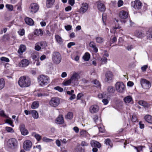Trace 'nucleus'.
I'll list each match as a JSON object with an SVG mask.
<instances>
[{
    "mask_svg": "<svg viewBox=\"0 0 152 152\" xmlns=\"http://www.w3.org/2000/svg\"><path fill=\"white\" fill-rule=\"evenodd\" d=\"M106 15L105 14L103 13L102 15V20L103 22L104 23L106 20Z\"/></svg>",
    "mask_w": 152,
    "mask_h": 152,
    "instance_id": "680f3d73",
    "label": "nucleus"
},
{
    "mask_svg": "<svg viewBox=\"0 0 152 152\" xmlns=\"http://www.w3.org/2000/svg\"><path fill=\"white\" fill-rule=\"evenodd\" d=\"M105 80L106 81H108L112 79L113 75L112 73L110 71H107L106 72L105 75Z\"/></svg>",
    "mask_w": 152,
    "mask_h": 152,
    "instance_id": "412c9836",
    "label": "nucleus"
},
{
    "mask_svg": "<svg viewBox=\"0 0 152 152\" xmlns=\"http://www.w3.org/2000/svg\"><path fill=\"white\" fill-rule=\"evenodd\" d=\"M34 33L35 35H37V36H42L43 34L42 30L40 29L35 30Z\"/></svg>",
    "mask_w": 152,
    "mask_h": 152,
    "instance_id": "2f4dec72",
    "label": "nucleus"
},
{
    "mask_svg": "<svg viewBox=\"0 0 152 152\" xmlns=\"http://www.w3.org/2000/svg\"><path fill=\"white\" fill-rule=\"evenodd\" d=\"M131 6L135 9L139 10L142 7V4L139 0H137L132 2Z\"/></svg>",
    "mask_w": 152,
    "mask_h": 152,
    "instance_id": "9b49d317",
    "label": "nucleus"
},
{
    "mask_svg": "<svg viewBox=\"0 0 152 152\" xmlns=\"http://www.w3.org/2000/svg\"><path fill=\"white\" fill-rule=\"evenodd\" d=\"M55 38L56 42L59 44H61L63 42V41L62 38L58 35H55Z\"/></svg>",
    "mask_w": 152,
    "mask_h": 152,
    "instance_id": "7c9ffc66",
    "label": "nucleus"
},
{
    "mask_svg": "<svg viewBox=\"0 0 152 152\" xmlns=\"http://www.w3.org/2000/svg\"><path fill=\"white\" fill-rule=\"evenodd\" d=\"M29 64V61L26 59L22 60L19 63V66L21 67H25L27 66Z\"/></svg>",
    "mask_w": 152,
    "mask_h": 152,
    "instance_id": "aec40b11",
    "label": "nucleus"
},
{
    "mask_svg": "<svg viewBox=\"0 0 152 152\" xmlns=\"http://www.w3.org/2000/svg\"><path fill=\"white\" fill-rule=\"evenodd\" d=\"M148 68V65H145L141 67V69L142 71H145Z\"/></svg>",
    "mask_w": 152,
    "mask_h": 152,
    "instance_id": "0e129e2a",
    "label": "nucleus"
},
{
    "mask_svg": "<svg viewBox=\"0 0 152 152\" xmlns=\"http://www.w3.org/2000/svg\"><path fill=\"white\" fill-rule=\"evenodd\" d=\"M26 50V47L23 45H20V48L18 50V52L20 54H21L24 52Z\"/></svg>",
    "mask_w": 152,
    "mask_h": 152,
    "instance_id": "c85d7f7f",
    "label": "nucleus"
},
{
    "mask_svg": "<svg viewBox=\"0 0 152 152\" xmlns=\"http://www.w3.org/2000/svg\"><path fill=\"white\" fill-rule=\"evenodd\" d=\"M38 97H42V96H48V94L45 93H38L37 95Z\"/></svg>",
    "mask_w": 152,
    "mask_h": 152,
    "instance_id": "09e8293b",
    "label": "nucleus"
},
{
    "mask_svg": "<svg viewBox=\"0 0 152 152\" xmlns=\"http://www.w3.org/2000/svg\"><path fill=\"white\" fill-rule=\"evenodd\" d=\"M91 144L92 147H97L99 148L101 146L99 142L95 140L91 141Z\"/></svg>",
    "mask_w": 152,
    "mask_h": 152,
    "instance_id": "a878e982",
    "label": "nucleus"
},
{
    "mask_svg": "<svg viewBox=\"0 0 152 152\" xmlns=\"http://www.w3.org/2000/svg\"><path fill=\"white\" fill-rule=\"evenodd\" d=\"M75 44L74 42H70L67 45V47L68 48H70L72 46L75 45Z\"/></svg>",
    "mask_w": 152,
    "mask_h": 152,
    "instance_id": "e2e57ef3",
    "label": "nucleus"
},
{
    "mask_svg": "<svg viewBox=\"0 0 152 152\" xmlns=\"http://www.w3.org/2000/svg\"><path fill=\"white\" fill-rule=\"evenodd\" d=\"M88 134L87 132L84 130H82L80 132V136L83 137H85Z\"/></svg>",
    "mask_w": 152,
    "mask_h": 152,
    "instance_id": "37998d69",
    "label": "nucleus"
},
{
    "mask_svg": "<svg viewBox=\"0 0 152 152\" xmlns=\"http://www.w3.org/2000/svg\"><path fill=\"white\" fill-rule=\"evenodd\" d=\"M114 34L111 36L110 38L111 44L116 42L117 37H118L117 33H114Z\"/></svg>",
    "mask_w": 152,
    "mask_h": 152,
    "instance_id": "bb28decb",
    "label": "nucleus"
},
{
    "mask_svg": "<svg viewBox=\"0 0 152 152\" xmlns=\"http://www.w3.org/2000/svg\"><path fill=\"white\" fill-rule=\"evenodd\" d=\"M19 129L20 131L21 134L23 135H26L28 133V132L25 127V125L21 124L19 126Z\"/></svg>",
    "mask_w": 152,
    "mask_h": 152,
    "instance_id": "2eb2a0df",
    "label": "nucleus"
},
{
    "mask_svg": "<svg viewBox=\"0 0 152 152\" xmlns=\"http://www.w3.org/2000/svg\"><path fill=\"white\" fill-rule=\"evenodd\" d=\"M71 83H73L71 80H70V78L69 80H64L63 83L62 84L65 86H67L71 84Z\"/></svg>",
    "mask_w": 152,
    "mask_h": 152,
    "instance_id": "e433bc0d",
    "label": "nucleus"
},
{
    "mask_svg": "<svg viewBox=\"0 0 152 152\" xmlns=\"http://www.w3.org/2000/svg\"><path fill=\"white\" fill-rule=\"evenodd\" d=\"M70 80H71L73 83L78 81L80 78V76L78 72L74 71L72 72L71 75Z\"/></svg>",
    "mask_w": 152,
    "mask_h": 152,
    "instance_id": "9d476101",
    "label": "nucleus"
},
{
    "mask_svg": "<svg viewBox=\"0 0 152 152\" xmlns=\"http://www.w3.org/2000/svg\"><path fill=\"white\" fill-rule=\"evenodd\" d=\"M140 83L142 87L145 89H149L151 86L150 82L145 79L141 78Z\"/></svg>",
    "mask_w": 152,
    "mask_h": 152,
    "instance_id": "20e7f679",
    "label": "nucleus"
},
{
    "mask_svg": "<svg viewBox=\"0 0 152 152\" xmlns=\"http://www.w3.org/2000/svg\"><path fill=\"white\" fill-rule=\"evenodd\" d=\"M93 119L96 124L98 125L99 124L98 123V117L97 115H94L93 118Z\"/></svg>",
    "mask_w": 152,
    "mask_h": 152,
    "instance_id": "6e6d98bb",
    "label": "nucleus"
},
{
    "mask_svg": "<svg viewBox=\"0 0 152 152\" xmlns=\"http://www.w3.org/2000/svg\"><path fill=\"white\" fill-rule=\"evenodd\" d=\"M39 9L38 5L36 3L31 4L29 7V11L30 12L32 13H34L37 12Z\"/></svg>",
    "mask_w": 152,
    "mask_h": 152,
    "instance_id": "6e6552de",
    "label": "nucleus"
},
{
    "mask_svg": "<svg viewBox=\"0 0 152 152\" xmlns=\"http://www.w3.org/2000/svg\"><path fill=\"white\" fill-rule=\"evenodd\" d=\"M26 23L29 26H32L34 25V22L33 20L28 17L26 18L25 19Z\"/></svg>",
    "mask_w": 152,
    "mask_h": 152,
    "instance_id": "393cba45",
    "label": "nucleus"
},
{
    "mask_svg": "<svg viewBox=\"0 0 152 152\" xmlns=\"http://www.w3.org/2000/svg\"><path fill=\"white\" fill-rule=\"evenodd\" d=\"M90 57V55L88 53H86L83 56V58L85 61H88L89 60Z\"/></svg>",
    "mask_w": 152,
    "mask_h": 152,
    "instance_id": "f704fd0d",
    "label": "nucleus"
},
{
    "mask_svg": "<svg viewBox=\"0 0 152 152\" xmlns=\"http://www.w3.org/2000/svg\"><path fill=\"white\" fill-rule=\"evenodd\" d=\"M32 135L36 139L38 140H40L41 139V136L38 134H37L35 132H33L32 133Z\"/></svg>",
    "mask_w": 152,
    "mask_h": 152,
    "instance_id": "4c0bfd02",
    "label": "nucleus"
},
{
    "mask_svg": "<svg viewBox=\"0 0 152 152\" xmlns=\"http://www.w3.org/2000/svg\"><path fill=\"white\" fill-rule=\"evenodd\" d=\"M55 0H47L46 6L48 8L51 7L53 4Z\"/></svg>",
    "mask_w": 152,
    "mask_h": 152,
    "instance_id": "c756f323",
    "label": "nucleus"
},
{
    "mask_svg": "<svg viewBox=\"0 0 152 152\" xmlns=\"http://www.w3.org/2000/svg\"><path fill=\"white\" fill-rule=\"evenodd\" d=\"M6 122L7 123L9 124L12 126H14V125L12 124L13 121L10 118L7 119L6 120Z\"/></svg>",
    "mask_w": 152,
    "mask_h": 152,
    "instance_id": "3c124183",
    "label": "nucleus"
},
{
    "mask_svg": "<svg viewBox=\"0 0 152 152\" xmlns=\"http://www.w3.org/2000/svg\"><path fill=\"white\" fill-rule=\"evenodd\" d=\"M32 145V142L30 140H26L24 142L23 147L25 150L28 151L31 147Z\"/></svg>",
    "mask_w": 152,
    "mask_h": 152,
    "instance_id": "ddd939ff",
    "label": "nucleus"
},
{
    "mask_svg": "<svg viewBox=\"0 0 152 152\" xmlns=\"http://www.w3.org/2000/svg\"><path fill=\"white\" fill-rule=\"evenodd\" d=\"M119 16L122 19H125L128 17V13L125 11L122 10L119 12Z\"/></svg>",
    "mask_w": 152,
    "mask_h": 152,
    "instance_id": "a211bd4d",
    "label": "nucleus"
},
{
    "mask_svg": "<svg viewBox=\"0 0 152 152\" xmlns=\"http://www.w3.org/2000/svg\"><path fill=\"white\" fill-rule=\"evenodd\" d=\"M18 33L21 36H23L24 34L25 31L23 29H20L18 31Z\"/></svg>",
    "mask_w": 152,
    "mask_h": 152,
    "instance_id": "864d4df0",
    "label": "nucleus"
},
{
    "mask_svg": "<svg viewBox=\"0 0 152 152\" xmlns=\"http://www.w3.org/2000/svg\"><path fill=\"white\" fill-rule=\"evenodd\" d=\"M102 102L104 105H106L108 103V101L107 99H104L102 100Z\"/></svg>",
    "mask_w": 152,
    "mask_h": 152,
    "instance_id": "69168bd1",
    "label": "nucleus"
},
{
    "mask_svg": "<svg viewBox=\"0 0 152 152\" xmlns=\"http://www.w3.org/2000/svg\"><path fill=\"white\" fill-rule=\"evenodd\" d=\"M88 144L85 141H83L81 143V145L82 146H87Z\"/></svg>",
    "mask_w": 152,
    "mask_h": 152,
    "instance_id": "774afa93",
    "label": "nucleus"
},
{
    "mask_svg": "<svg viewBox=\"0 0 152 152\" xmlns=\"http://www.w3.org/2000/svg\"><path fill=\"white\" fill-rule=\"evenodd\" d=\"M32 58L35 61H38L39 60V56L38 52H35L31 54Z\"/></svg>",
    "mask_w": 152,
    "mask_h": 152,
    "instance_id": "5701e85b",
    "label": "nucleus"
},
{
    "mask_svg": "<svg viewBox=\"0 0 152 152\" xmlns=\"http://www.w3.org/2000/svg\"><path fill=\"white\" fill-rule=\"evenodd\" d=\"M49 80L48 77L44 75H40L38 78L39 82L42 86L48 84L49 83Z\"/></svg>",
    "mask_w": 152,
    "mask_h": 152,
    "instance_id": "39448f33",
    "label": "nucleus"
},
{
    "mask_svg": "<svg viewBox=\"0 0 152 152\" xmlns=\"http://www.w3.org/2000/svg\"><path fill=\"white\" fill-rule=\"evenodd\" d=\"M6 130L8 132L12 133L14 132L13 129L11 127H6L5 128Z\"/></svg>",
    "mask_w": 152,
    "mask_h": 152,
    "instance_id": "a18cd8bd",
    "label": "nucleus"
},
{
    "mask_svg": "<svg viewBox=\"0 0 152 152\" xmlns=\"http://www.w3.org/2000/svg\"><path fill=\"white\" fill-rule=\"evenodd\" d=\"M96 42L99 43H102L104 41V39L102 37H97L96 38Z\"/></svg>",
    "mask_w": 152,
    "mask_h": 152,
    "instance_id": "79ce46f5",
    "label": "nucleus"
},
{
    "mask_svg": "<svg viewBox=\"0 0 152 152\" xmlns=\"http://www.w3.org/2000/svg\"><path fill=\"white\" fill-rule=\"evenodd\" d=\"M5 82L3 79H0V90L2 89L4 87Z\"/></svg>",
    "mask_w": 152,
    "mask_h": 152,
    "instance_id": "58836bf2",
    "label": "nucleus"
},
{
    "mask_svg": "<svg viewBox=\"0 0 152 152\" xmlns=\"http://www.w3.org/2000/svg\"><path fill=\"white\" fill-rule=\"evenodd\" d=\"M121 28V27L118 25H116L114 27H113L112 28V29L110 31L111 33L113 32L116 33V29H120Z\"/></svg>",
    "mask_w": 152,
    "mask_h": 152,
    "instance_id": "a19ab883",
    "label": "nucleus"
},
{
    "mask_svg": "<svg viewBox=\"0 0 152 152\" xmlns=\"http://www.w3.org/2000/svg\"><path fill=\"white\" fill-rule=\"evenodd\" d=\"M115 88L118 92L122 93L125 91V88L122 82H117L115 84Z\"/></svg>",
    "mask_w": 152,
    "mask_h": 152,
    "instance_id": "423d86ee",
    "label": "nucleus"
},
{
    "mask_svg": "<svg viewBox=\"0 0 152 152\" xmlns=\"http://www.w3.org/2000/svg\"><path fill=\"white\" fill-rule=\"evenodd\" d=\"M137 118L135 115H133L132 118V121L133 122H135L137 120Z\"/></svg>",
    "mask_w": 152,
    "mask_h": 152,
    "instance_id": "4d7b16f0",
    "label": "nucleus"
},
{
    "mask_svg": "<svg viewBox=\"0 0 152 152\" xmlns=\"http://www.w3.org/2000/svg\"><path fill=\"white\" fill-rule=\"evenodd\" d=\"M144 119L148 123L152 124V116L151 115H146L145 116Z\"/></svg>",
    "mask_w": 152,
    "mask_h": 152,
    "instance_id": "cd10ccee",
    "label": "nucleus"
},
{
    "mask_svg": "<svg viewBox=\"0 0 152 152\" xmlns=\"http://www.w3.org/2000/svg\"><path fill=\"white\" fill-rule=\"evenodd\" d=\"M60 100L58 97H53L49 102L50 105L53 107H56L60 103Z\"/></svg>",
    "mask_w": 152,
    "mask_h": 152,
    "instance_id": "1a4fd4ad",
    "label": "nucleus"
},
{
    "mask_svg": "<svg viewBox=\"0 0 152 152\" xmlns=\"http://www.w3.org/2000/svg\"><path fill=\"white\" fill-rule=\"evenodd\" d=\"M18 145V142L17 140L14 138L9 139L7 143V146L12 149L15 148Z\"/></svg>",
    "mask_w": 152,
    "mask_h": 152,
    "instance_id": "7ed1b4c3",
    "label": "nucleus"
},
{
    "mask_svg": "<svg viewBox=\"0 0 152 152\" xmlns=\"http://www.w3.org/2000/svg\"><path fill=\"white\" fill-rule=\"evenodd\" d=\"M135 35L139 38H142L145 36V33L141 30H136L135 32Z\"/></svg>",
    "mask_w": 152,
    "mask_h": 152,
    "instance_id": "6ab92c4d",
    "label": "nucleus"
},
{
    "mask_svg": "<svg viewBox=\"0 0 152 152\" xmlns=\"http://www.w3.org/2000/svg\"><path fill=\"white\" fill-rule=\"evenodd\" d=\"M0 59L2 61L6 62H8L10 61V60L8 58L4 57H2Z\"/></svg>",
    "mask_w": 152,
    "mask_h": 152,
    "instance_id": "8fccbe9b",
    "label": "nucleus"
},
{
    "mask_svg": "<svg viewBox=\"0 0 152 152\" xmlns=\"http://www.w3.org/2000/svg\"><path fill=\"white\" fill-rule=\"evenodd\" d=\"M6 7L10 11H12L13 10V7L12 5L7 4L6 5Z\"/></svg>",
    "mask_w": 152,
    "mask_h": 152,
    "instance_id": "49530a36",
    "label": "nucleus"
},
{
    "mask_svg": "<svg viewBox=\"0 0 152 152\" xmlns=\"http://www.w3.org/2000/svg\"><path fill=\"white\" fill-rule=\"evenodd\" d=\"M123 1L121 0H119L118 3V7H120L123 4Z\"/></svg>",
    "mask_w": 152,
    "mask_h": 152,
    "instance_id": "052dcab7",
    "label": "nucleus"
},
{
    "mask_svg": "<svg viewBox=\"0 0 152 152\" xmlns=\"http://www.w3.org/2000/svg\"><path fill=\"white\" fill-rule=\"evenodd\" d=\"M146 35L148 39H152V28L149 29Z\"/></svg>",
    "mask_w": 152,
    "mask_h": 152,
    "instance_id": "c9c22d12",
    "label": "nucleus"
},
{
    "mask_svg": "<svg viewBox=\"0 0 152 152\" xmlns=\"http://www.w3.org/2000/svg\"><path fill=\"white\" fill-rule=\"evenodd\" d=\"M73 116V114L71 112H69L65 116V118L66 119H71L72 118Z\"/></svg>",
    "mask_w": 152,
    "mask_h": 152,
    "instance_id": "ea45409f",
    "label": "nucleus"
},
{
    "mask_svg": "<svg viewBox=\"0 0 152 152\" xmlns=\"http://www.w3.org/2000/svg\"><path fill=\"white\" fill-rule=\"evenodd\" d=\"M99 131L101 133H104L105 132V129L104 127L102 126L100 127H99Z\"/></svg>",
    "mask_w": 152,
    "mask_h": 152,
    "instance_id": "bf43d9fd",
    "label": "nucleus"
},
{
    "mask_svg": "<svg viewBox=\"0 0 152 152\" xmlns=\"http://www.w3.org/2000/svg\"><path fill=\"white\" fill-rule=\"evenodd\" d=\"M54 89L60 92H62L63 91V88L59 86L55 87Z\"/></svg>",
    "mask_w": 152,
    "mask_h": 152,
    "instance_id": "5fc2aeb1",
    "label": "nucleus"
},
{
    "mask_svg": "<svg viewBox=\"0 0 152 152\" xmlns=\"http://www.w3.org/2000/svg\"><path fill=\"white\" fill-rule=\"evenodd\" d=\"M72 26L70 25H68L65 26V28L66 30L67 31H70L71 30Z\"/></svg>",
    "mask_w": 152,
    "mask_h": 152,
    "instance_id": "13d9d810",
    "label": "nucleus"
},
{
    "mask_svg": "<svg viewBox=\"0 0 152 152\" xmlns=\"http://www.w3.org/2000/svg\"><path fill=\"white\" fill-rule=\"evenodd\" d=\"M39 106V102L38 101H35L32 103L31 107L32 109H35L38 108Z\"/></svg>",
    "mask_w": 152,
    "mask_h": 152,
    "instance_id": "72a5a7b5",
    "label": "nucleus"
},
{
    "mask_svg": "<svg viewBox=\"0 0 152 152\" xmlns=\"http://www.w3.org/2000/svg\"><path fill=\"white\" fill-rule=\"evenodd\" d=\"M98 10L101 12H103L106 9L104 4L101 1H98L96 2Z\"/></svg>",
    "mask_w": 152,
    "mask_h": 152,
    "instance_id": "4468645a",
    "label": "nucleus"
},
{
    "mask_svg": "<svg viewBox=\"0 0 152 152\" xmlns=\"http://www.w3.org/2000/svg\"><path fill=\"white\" fill-rule=\"evenodd\" d=\"M139 104L143 106H145V102L143 101H140L138 102Z\"/></svg>",
    "mask_w": 152,
    "mask_h": 152,
    "instance_id": "338daca9",
    "label": "nucleus"
},
{
    "mask_svg": "<svg viewBox=\"0 0 152 152\" xmlns=\"http://www.w3.org/2000/svg\"><path fill=\"white\" fill-rule=\"evenodd\" d=\"M107 91L110 93H113L115 90L112 86H110L108 87Z\"/></svg>",
    "mask_w": 152,
    "mask_h": 152,
    "instance_id": "c03bdc74",
    "label": "nucleus"
},
{
    "mask_svg": "<svg viewBox=\"0 0 152 152\" xmlns=\"http://www.w3.org/2000/svg\"><path fill=\"white\" fill-rule=\"evenodd\" d=\"M89 46L91 47L93 49V51L96 53L98 51V48L96 47V44L93 42H90L89 44Z\"/></svg>",
    "mask_w": 152,
    "mask_h": 152,
    "instance_id": "b1692460",
    "label": "nucleus"
},
{
    "mask_svg": "<svg viewBox=\"0 0 152 152\" xmlns=\"http://www.w3.org/2000/svg\"><path fill=\"white\" fill-rule=\"evenodd\" d=\"M32 117L34 119H37L38 118L39 115L37 112L35 110H31V113Z\"/></svg>",
    "mask_w": 152,
    "mask_h": 152,
    "instance_id": "473e14b6",
    "label": "nucleus"
},
{
    "mask_svg": "<svg viewBox=\"0 0 152 152\" xmlns=\"http://www.w3.org/2000/svg\"><path fill=\"white\" fill-rule=\"evenodd\" d=\"M61 57L59 53L55 52L52 54V60L54 63L58 64L61 61Z\"/></svg>",
    "mask_w": 152,
    "mask_h": 152,
    "instance_id": "f03ea898",
    "label": "nucleus"
},
{
    "mask_svg": "<svg viewBox=\"0 0 152 152\" xmlns=\"http://www.w3.org/2000/svg\"><path fill=\"white\" fill-rule=\"evenodd\" d=\"M99 108L96 105H94L91 106L90 108L89 111L92 113H94L97 112L99 110Z\"/></svg>",
    "mask_w": 152,
    "mask_h": 152,
    "instance_id": "dca6fc26",
    "label": "nucleus"
},
{
    "mask_svg": "<svg viewBox=\"0 0 152 152\" xmlns=\"http://www.w3.org/2000/svg\"><path fill=\"white\" fill-rule=\"evenodd\" d=\"M124 102L126 103H131L133 104V100L132 96L131 95H128L125 97L124 98Z\"/></svg>",
    "mask_w": 152,
    "mask_h": 152,
    "instance_id": "f3484780",
    "label": "nucleus"
},
{
    "mask_svg": "<svg viewBox=\"0 0 152 152\" xmlns=\"http://www.w3.org/2000/svg\"><path fill=\"white\" fill-rule=\"evenodd\" d=\"M93 83L96 86H100V83L99 81L96 80H94L93 81Z\"/></svg>",
    "mask_w": 152,
    "mask_h": 152,
    "instance_id": "603ef678",
    "label": "nucleus"
},
{
    "mask_svg": "<svg viewBox=\"0 0 152 152\" xmlns=\"http://www.w3.org/2000/svg\"><path fill=\"white\" fill-rule=\"evenodd\" d=\"M88 8V4L86 3H83L82 4L81 6L78 11L80 13L83 14L87 11Z\"/></svg>",
    "mask_w": 152,
    "mask_h": 152,
    "instance_id": "f8f14e48",
    "label": "nucleus"
},
{
    "mask_svg": "<svg viewBox=\"0 0 152 152\" xmlns=\"http://www.w3.org/2000/svg\"><path fill=\"white\" fill-rule=\"evenodd\" d=\"M105 143L107 145H111V140L109 139H105Z\"/></svg>",
    "mask_w": 152,
    "mask_h": 152,
    "instance_id": "de8ad7c7",
    "label": "nucleus"
},
{
    "mask_svg": "<svg viewBox=\"0 0 152 152\" xmlns=\"http://www.w3.org/2000/svg\"><path fill=\"white\" fill-rule=\"evenodd\" d=\"M47 46V44L45 42H39L35 44V49L36 50L39 51L45 48Z\"/></svg>",
    "mask_w": 152,
    "mask_h": 152,
    "instance_id": "0eeeda50",
    "label": "nucleus"
},
{
    "mask_svg": "<svg viewBox=\"0 0 152 152\" xmlns=\"http://www.w3.org/2000/svg\"><path fill=\"white\" fill-rule=\"evenodd\" d=\"M18 83L20 86L22 87H27L30 85V81L29 79L24 76L20 78Z\"/></svg>",
    "mask_w": 152,
    "mask_h": 152,
    "instance_id": "f257e3e1",
    "label": "nucleus"
},
{
    "mask_svg": "<svg viewBox=\"0 0 152 152\" xmlns=\"http://www.w3.org/2000/svg\"><path fill=\"white\" fill-rule=\"evenodd\" d=\"M64 118L62 115H60L56 120V123L57 124H61L64 123Z\"/></svg>",
    "mask_w": 152,
    "mask_h": 152,
    "instance_id": "4be33fe9",
    "label": "nucleus"
}]
</instances>
